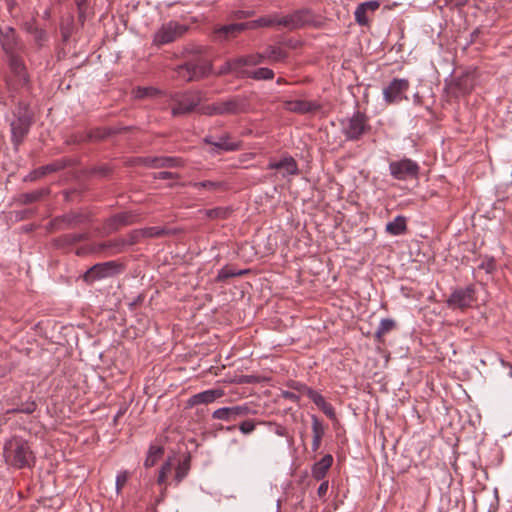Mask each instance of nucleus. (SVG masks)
Listing matches in <instances>:
<instances>
[{
	"mask_svg": "<svg viewBox=\"0 0 512 512\" xmlns=\"http://www.w3.org/2000/svg\"><path fill=\"white\" fill-rule=\"evenodd\" d=\"M0 44L7 55L8 65L13 75V79H6L8 89H17L18 87L27 86L29 83V77L24 62L20 56V53L24 49V45L17 38L13 28L6 27L0 32Z\"/></svg>",
	"mask_w": 512,
	"mask_h": 512,
	"instance_id": "obj_1",
	"label": "nucleus"
},
{
	"mask_svg": "<svg viewBox=\"0 0 512 512\" xmlns=\"http://www.w3.org/2000/svg\"><path fill=\"white\" fill-rule=\"evenodd\" d=\"M3 455L7 464L18 469L30 467L34 455L27 441L14 437L4 445Z\"/></svg>",
	"mask_w": 512,
	"mask_h": 512,
	"instance_id": "obj_2",
	"label": "nucleus"
},
{
	"mask_svg": "<svg viewBox=\"0 0 512 512\" xmlns=\"http://www.w3.org/2000/svg\"><path fill=\"white\" fill-rule=\"evenodd\" d=\"M13 116L14 119L10 123L11 140L17 148L30 130L33 113L26 104H19L13 112Z\"/></svg>",
	"mask_w": 512,
	"mask_h": 512,
	"instance_id": "obj_3",
	"label": "nucleus"
},
{
	"mask_svg": "<svg viewBox=\"0 0 512 512\" xmlns=\"http://www.w3.org/2000/svg\"><path fill=\"white\" fill-rule=\"evenodd\" d=\"M341 127L347 140H359L370 130L369 118L365 113L357 110L350 117L342 120Z\"/></svg>",
	"mask_w": 512,
	"mask_h": 512,
	"instance_id": "obj_4",
	"label": "nucleus"
},
{
	"mask_svg": "<svg viewBox=\"0 0 512 512\" xmlns=\"http://www.w3.org/2000/svg\"><path fill=\"white\" fill-rule=\"evenodd\" d=\"M204 99V94L201 91H187L175 98V105L172 108L174 116L184 115L191 113L200 105Z\"/></svg>",
	"mask_w": 512,
	"mask_h": 512,
	"instance_id": "obj_5",
	"label": "nucleus"
},
{
	"mask_svg": "<svg viewBox=\"0 0 512 512\" xmlns=\"http://www.w3.org/2000/svg\"><path fill=\"white\" fill-rule=\"evenodd\" d=\"M389 172L394 179L405 181L417 178L420 172V167L417 162L409 158H403L398 161L390 162Z\"/></svg>",
	"mask_w": 512,
	"mask_h": 512,
	"instance_id": "obj_6",
	"label": "nucleus"
},
{
	"mask_svg": "<svg viewBox=\"0 0 512 512\" xmlns=\"http://www.w3.org/2000/svg\"><path fill=\"white\" fill-rule=\"evenodd\" d=\"M123 269L122 264L116 261H108L104 263H98L88 269L84 275L83 279L87 283H93L97 280L111 277L117 273H119Z\"/></svg>",
	"mask_w": 512,
	"mask_h": 512,
	"instance_id": "obj_7",
	"label": "nucleus"
},
{
	"mask_svg": "<svg viewBox=\"0 0 512 512\" xmlns=\"http://www.w3.org/2000/svg\"><path fill=\"white\" fill-rule=\"evenodd\" d=\"M410 88L408 79L394 78L387 87L383 89V98L387 104L399 103L407 99L406 92Z\"/></svg>",
	"mask_w": 512,
	"mask_h": 512,
	"instance_id": "obj_8",
	"label": "nucleus"
},
{
	"mask_svg": "<svg viewBox=\"0 0 512 512\" xmlns=\"http://www.w3.org/2000/svg\"><path fill=\"white\" fill-rule=\"evenodd\" d=\"M475 290L473 286L454 290L447 299V305L451 309L464 310L472 306L475 301Z\"/></svg>",
	"mask_w": 512,
	"mask_h": 512,
	"instance_id": "obj_9",
	"label": "nucleus"
},
{
	"mask_svg": "<svg viewBox=\"0 0 512 512\" xmlns=\"http://www.w3.org/2000/svg\"><path fill=\"white\" fill-rule=\"evenodd\" d=\"M186 31L185 27L177 22L170 21L161 26L154 34L153 42L156 45H165L173 42Z\"/></svg>",
	"mask_w": 512,
	"mask_h": 512,
	"instance_id": "obj_10",
	"label": "nucleus"
},
{
	"mask_svg": "<svg viewBox=\"0 0 512 512\" xmlns=\"http://www.w3.org/2000/svg\"><path fill=\"white\" fill-rule=\"evenodd\" d=\"M207 63L187 62L177 67V74L184 81H194L203 78L210 71Z\"/></svg>",
	"mask_w": 512,
	"mask_h": 512,
	"instance_id": "obj_11",
	"label": "nucleus"
},
{
	"mask_svg": "<svg viewBox=\"0 0 512 512\" xmlns=\"http://www.w3.org/2000/svg\"><path fill=\"white\" fill-rule=\"evenodd\" d=\"M276 27L294 30L304 26L308 22V11L297 10L288 15L275 14Z\"/></svg>",
	"mask_w": 512,
	"mask_h": 512,
	"instance_id": "obj_12",
	"label": "nucleus"
},
{
	"mask_svg": "<svg viewBox=\"0 0 512 512\" xmlns=\"http://www.w3.org/2000/svg\"><path fill=\"white\" fill-rule=\"evenodd\" d=\"M220 115H232L243 113L247 109V102L241 96H235L218 102Z\"/></svg>",
	"mask_w": 512,
	"mask_h": 512,
	"instance_id": "obj_13",
	"label": "nucleus"
},
{
	"mask_svg": "<svg viewBox=\"0 0 512 512\" xmlns=\"http://www.w3.org/2000/svg\"><path fill=\"white\" fill-rule=\"evenodd\" d=\"M284 109L297 113V114H307L320 110L321 105L316 101H308L302 99L296 100H287L283 103Z\"/></svg>",
	"mask_w": 512,
	"mask_h": 512,
	"instance_id": "obj_14",
	"label": "nucleus"
},
{
	"mask_svg": "<svg viewBox=\"0 0 512 512\" xmlns=\"http://www.w3.org/2000/svg\"><path fill=\"white\" fill-rule=\"evenodd\" d=\"M267 169L279 170L282 177L294 176L299 173L298 164L292 156H285L280 161H271Z\"/></svg>",
	"mask_w": 512,
	"mask_h": 512,
	"instance_id": "obj_15",
	"label": "nucleus"
},
{
	"mask_svg": "<svg viewBox=\"0 0 512 512\" xmlns=\"http://www.w3.org/2000/svg\"><path fill=\"white\" fill-rule=\"evenodd\" d=\"M224 396V391L221 389H209L200 393L192 395L186 402L187 408H192L199 404H210L216 399Z\"/></svg>",
	"mask_w": 512,
	"mask_h": 512,
	"instance_id": "obj_16",
	"label": "nucleus"
},
{
	"mask_svg": "<svg viewBox=\"0 0 512 512\" xmlns=\"http://www.w3.org/2000/svg\"><path fill=\"white\" fill-rule=\"evenodd\" d=\"M380 7V2L377 0H371L367 2H363L356 7L354 12L355 21L360 26H368L369 18L367 16L368 12H375Z\"/></svg>",
	"mask_w": 512,
	"mask_h": 512,
	"instance_id": "obj_17",
	"label": "nucleus"
},
{
	"mask_svg": "<svg viewBox=\"0 0 512 512\" xmlns=\"http://www.w3.org/2000/svg\"><path fill=\"white\" fill-rule=\"evenodd\" d=\"M144 164L152 168L183 167L184 160L180 157H147Z\"/></svg>",
	"mask_w": 512,
	"mask_h": 512,
	"instance_id": "obj_18",
	"label": "nucleus"
},
{
	"mask_svg": "<svg viewBox=\"0 0 512 512\" xmlns=\"http://www.w3.org/2000/svg\"><path fill=\"white\" fill-rule=\"evenodd\" d=\"M136 216L130 212L118 213L107 220V227L110 230H117L121 226L134 223Z\"/></svg>",
	"mask_w": 512,
	"mask_h": 512,
	"instance_id": "obj_19",
	"label": "nucleus"
},
{
	"mask_svg": "<svg viewBox=\"0 0 512 512\" xmlns=\"http://www.w3.org/2000/svg\"><path fill=\"white\" fill-rule=\"evenodd\" d=\"M333 457L330 454L324 455L318 462L312 467V476L316 480H322L329 468L332 466Z\"/></svg>",
	"mask_w": 512,
	"mask_h": 512,
	"instance_id": "obj_20",
	"label": "nucleus"
},
{
	"mask_svg": "<svg viewBox=\"0 0 512 512\" xmlns=\"http://www.w3.org/2000/svg\"><path fill=\"white\" fill-rule=\"evenodd\" d=\"M264 61L269 63L282 62L287 58V52L279 45H269L263 52Z\"/></svg>",
	"mask_w": 512,
	"mask_h": 512,
	"instance_id": "obj_21",
	"label": "nucleus"
},
{
	"mask_svg": "<svg viewBox=\"0 0 512 512\" xmlns=\"http://www.w3.org/2000/svg\"><path fill=\"white\" fill-rule=\"evenodd\" d=\"M188 186L196 189V190H207L209 192H216L220 190L226 189V183L223 181H213V180H204V181H191L187 184Z\"/></svg>",
	"mask_w": 512,
	"mask_h": 512,
	"instance_id": "obj_22",
	"label": "nucleus"
},
{
	"mask_svg": "<svg viewBox=\"0 0 512 512\" xmlns=\"http://www.w3.org/2000/svg\"><path fill=\"white\" fill-rule=\"evenodd\" d=\"M386 232L393 236L402 235L407 230V221L404 216H396L392 221L386 224Z\"/></svg>",
	"mask_w": 512,
	"mask_h": 512,
	"instance_id": "obj_23",
	"label": "nucleus"
},
{
	"mask_svg": "<svg viewBox=\"0 0 512 512\" xmlns=\"http://www.w3.org/2000/svg\"><path fill=\"white\" fill-rule=\"evenodd\" d=\"M245 30H249L247 22L224 25L217 30V33L222 34L227 38L229 36H236Z\"/></svg>",
	"mask_w": 512,
	"mask_h": 512,
	"instance_id": "obj_24",
	"label": "nucleus"
},
{
	"mask_svg": "<svg viewBox=\"0 0 512 512\" xmlns=\"http://www.w3.org/2000/svg\"><path fill=\"white\" fill-rule=\"evenodd\" d=\"M249 30H255L258 28H270L276 27L275 14L260 17L258 19L247 21Z\"/></svg>",
	"mask_w": 512,
	"mask_h": 512,
	"instance_id": "obj_25",
	"label": "nucleus"
},
{
	"mask_svg": "<svg viewBox=\"0 0 512 512\" xmlns=\"http://www.w3.org/2000/svg\"><path fill=\"white\" fill-rule=\"evenodd\" d=\"M205 143L212 145L214 148L223 151H235L238 150L239 145L237 143L228 142L226 138L221 137L217 142H213L211 137L204 139Z\"/></svg>",
	"mask_w": 512,
	"mask_h": 512,
	"instance_id": "obj_26",
	"label": "nucleus"
},
{
	"mask_svg": "<svg viewBox=\"0 0 512 512\" xmlns=\"http://www.w3.org/2000/svg\"><path fill=\"white\" fill-rule=\"evenodd\" d=\"M240 69L244 66H256L264 62L263 53H254L246 56L237 57Z\"/></svg>",
	"mask_w": 512,
	"mask_h": 512,
	"instance_id": "obj_27",
	"label": "nucleus"
},
{
	"mask_svg": "<svg viewBox=\"0 0 512 512\" xmlns=\"http://www.w3.org/2000/svg\"><path fill=\"white\" fill-rule=\"evenodd\" d=\"M246 76L254 80H272L274 78V72L270 68L261 67L251 72H247Z\"/></svg>",
	"mask_w": 512,
	"mask_h": 512,
	"instance_id": "obj_28",
	"label": "nucleus"
},
{
	"mask_svg": "<svg viewBox=\"0 0 512 512\" xmlns=\"http://www.w3.org/2000/svg\"><path fill=\"white\" fill-rule=\"evenodd\" d=\"M190 470V459L187 457L183 461H180L176 467V473L174 481L179 484L189 473Z\"/></svg>",
	"mask_w": 512,
	"mask_h": 512,
	"instance_id": "obj_29",
	"label": "nucleus"
},
{
	"mask_svg": "<svg viewBox=\"0 0 512 512\" xmlns=\"http://www.w3.org/2000/svg\"><path fill=\"white\" fill-rule=\"evenodd\" d=\"M395 327V321L390 318H385L380 321V324L375 332V337L378 341H381L382 337L390 332Z\"/></svg>",
	"mask_w": 512,
	"mask_h": 512,
	"instance_id": "obj_30",
	"label": "nucleus"
},
{
	"mask_svg": "<svg viewBox=\"0 0 512 512\" xmlns=\"http://www.w3.org/2000/svg\"><path fill=\"white\" fill-rule=\"evenodd\" d=\"M199 213L209 219H225L229 214V210L223 207H216L213 209L199 210Z\"/></svg>",
	"mask_w": 512,
	"mask_h": 512,
	"instance_id": "obj_31",
	"label": "nucleus"
},
{
	"mask_svg": "<svg viewBox=\"0 0 512 512\" xmlns=\"http://www.w3.org/2000/svg\"><path fill=\"white\" fill-rule=\"evenodd\" d=\"M247 273V270H235L231 267L225 266L222 269L219 270L216 281H225L228 278L235 277V276H241Z\"/></svg>",
	"mask_w": 512,
	"mask_h": 512,
	"instance_id": "obj_32",
	"label": "nucleus"
},
{
	"mask_svg": "<svg viewBox=\"0 0 512 512\" xmlns=\"http://www.w3.org/2000/svg\"><path fill=\"white\" fill-rule=\"evenodd\" d=\"M239 71H240V66L238 63V59L234 58V59L227 60L222 66H220L217 74L225 75V74H228L231 72L238 73Z\"/></svg>",
	"mask_w": 512,
	"mask_h": 512,
	"instance_id": "obj_33",
	"label": "nucleus"
},
{
	"mask_svg": "<svg viewBox=\"0 0 512 512\" xmlns=\"http://www.w3.org/2000/svg\"><path fill=\"white\" fill-rule=\"evenodd\" d=\"M162 454V449L160 447H150L148 455L145 459L144 465L149 468L156 464Z\"/></svg>",
	"mask_w": 512,
	"mask_h": 512,
	"instance_id": "obj_34",
	"label": "nucleus"
},
{
	"mask_svg": "<svg viewBox=\"0 0 512 512\" xmlns=\"http://www.w3.org/2000/svg\"><path fill=\"white\" fill-rule=\"evenodd\" d=\"M45 192L46 191L44 189H38L32 192L24 193L20 196V201L23 204H30L36 202L43 197Z\"/></svg>",
	"mask_w": 512,
	"mask_h": 512,
	"instance_id": "obj_35",
	"label": "nucleus"
},
{
	"mask_svg": "<svg viewBox=\"0 0 512 512\" xmlns=\"http://www.w3.org/2000/svg\"><path fill=\"white\" fill-rule=\"evenodd\" d=\"M132 93L135 98L142 99L157 95L159 93V90H157L154 87H137L133 89Z\"/></svg>",
	"mask_w": 512,
	"mask_h": 512,
	"instance_id": "obj_36",
	"label": "nucleus"
},
{
	"mask_svg": "<svg viewBox=\"0 0 512 512\" xmlns=\"http://www.w3.org/2000/svg\"><path fill=\"white\" fill-rule=\"evenodd\" d=\"M175 460L174 457H169L161 466V469L159 471V476L157 479L158 484H163L166 480L167 475L171 472L173 461Z\"/></svg>",
	"mask_w": 512,
	"mask_h": 512,
	"instance_id": "obj_37",
	"label": "nucleus"
},
{
	"mask_svg": "<svg viewBox=\"0 0 512 512\" xmlns=\"http://www.w3.org/2000/svg\"><path fill=\"white\" fill-rule=\"evenodd\" d=\"M129 479V472L127 470H123L118 472L115 480V490L117 495L122 492L123 487L126 485Z\"/></svg>",
	"mask_w": 512,
	"mask_h": 512,
	"instance_id": "obj_38",
	"label": "nucleus"
},
{
	"mask_svg": "<svg viewBox=\"0 0 512 512\" xmlns=\"http://www.w3.org/2000/svg\"><path fill=\"white\" fill-rule=\"evenodd\" d=\"M24 29L29 34L33 35L37 42H40L43 39L44 32L39 29L33 21L26 22L24 24Z\"/></svg>",
	"mask_w": 512,
	"mask_h": 512,
	"instance_id": "obj_39",
	"label": "nucleus"
},
{
	"mask_svg": "<svg viewBox=\"0 0 512 512\" xmlns=\"http://www.w3.org/2000/svg\"><path fill=\"white\" fill-rule=\"evenodd\" d=\"M212 417L214 419L224 420V421H230L233 419L228 407H222V408L216 409L213 412Z\"/></svg>",
	"mask_w": 512,
	"mask_h": 512,
	"instance_id": "obj_40",
	"label": "nucleus"
},
{
	"mask_svg": "<svg viewBox=\"0 0 512 512\" xmlns=\"http://www.w3.org/2000/svg\"><path fill=\"white\" fill-rule=\"evenodd\" d=\"M307 396L319 408H321L327 402L325 400V398L319 392L313 390L312 388H310V390H308Z\"/></svg>",
	"mask_w": 512,
	"mask_h": 512,
	"instance_id": "obj_41",
	"label": "nucleus"
},
{
	"mask_svg": "<svg viewBox=\"0 0 512 512\" xmlns=\"http://www.w3.org/2000/svg\"><path fill=\"white\" fill-rule=\"evenodd\" d=\"M199 112L203 115H208V116L220 115L218 102L212 103L210 105L202 106L199 109Z\"/></svg>",
	"mask_w": 512,
	"mask_h": 512,
	"instance_id": "obj_42",
	"label": "nucleus"
},
{
	"mask_svg": "<svg viewBox=\"0 0 512 512\" xmlns=\"http://www.w3.org/2000/svg\"><path fill=\"white\" fill-rule=\"evenodd\" d=\"M479 268L486 273H493L496 270V261L493 257H486L479 265Z\"/></svg>",
	"mask_w": 512,
	"mask_h": 512,
	"instance_id": "obj_43",
	"label": "nucleus"
},
{
	"mask_svg": "<svg viewBox=\"0 0 512 512\" xmlns=\"http://www.w3.org/2000/svg\"><path fill=\"white\" fill-rule=\"evenodd\" d=\"M228 408H229V411H230L233 419L238 416L247 415L250 412V408L247 405H239V406H233V407H228Z\"/></svg>",
	"mask_w": 512,
	"mask_h": 512,
	"instance_id": "obj_44",
	"label": "nucleus"
},
{
	"mask_svg": "<svg viewBox=\"0 0 512 512\" xmlns=\"http://www.w3.org/2000/svg\"><path fill=\"white\" fill-rule=\"evenodd\" d=\"M287 386L289 388L299 392L300 394H305V395H307L308 390H310V387H308L307 385H305L301 382H297V381H289L287 383Z\"/></svg>",
	"mask_w": 512,
	"mask_h": 512,
	"instance_id": "obj_45",
	"label": "nucleus"
},
{
	"mask_svg": "<svg viewBox=\"0 0 512 512\" xmlns=\"http://www.w3.org/2000/svg\"><path fill=\"white\" fill-rule=\"evenodd\" d=\"M312 432L313 437L322 438L324 435V429L321 423L318 421L316 417L312 419Z\"/></svg>",
	"mask_w": 512,
	"mask_h": 512,
	"instance_id": "obj_46",
	"label": "nucleus"
},
{
	"mask_svg": "<svg viewBox=\"0 0 512 512\" xmlns=\"http://www.w3.org/2000/svg\"><path fill=\"white\" fill-rule=\"evenodd\" d=\"M35 408H36V404L33 401H28V402L23 403L20 407H17L16 409H14L13 411L31 414L32 412L35 411Z\"/></svg>",
	"mask_w": 512,
	"mask_h": 512,
	"instance_id": "obj_47",
	"label": "nucleus"
},
{
	"mask_svg": "<svg viewBox=\"0 0 512 512\" xmlns=\"http://www.w3.org/2000/svg\"><path fill=\"white\" fill-rule=\"evenodd\" d=\"M255 429V424L252 420H246L240 423L239 430L243 434H250Z\"/></svg>",
	"mask_w": 512,
	"mask_h": 512,
	"instance_id": "obj_48",
	"label": "nucleus"
},
{
	"mask_svg": "<svg viewBox=\"0 0 512 512\" xmlns=\"http://www.w3.org/2000/svg\"><path fill=\"white\" fill-rule=\"evenodd\" d=\"M146 237H157L164 234V230L159 227H149L143 231Z\"/></svg>",
	"mask_w": 512,
	"mask_h": 512,
	"instance_id": "obj_49",
	"label": "nucleus"
},
{
	"mask_svg": "<svg viewBox=\"0 0 512 512\" xmlns=\"http://www.w3.org/2000/svg\"><path fill=\"white\" fill-rule=\"evenodd\" d=\"M44 172L42 170V168H38L32 172H30L26 177H25V180L26 181H35L39 178H41L42 176H44Z\"/></svg>",
	"mask_w": 512,
	"mask_h": 512,
	"instance_id": "obj_50",
	"label": "nucleus"
},
{
	"mask_svg": "<svg viewBox=\"0 0 512 512\" xmlns=\"http://www.w3.org/2000/svg\"><path fill=\"white\" fill-rule=\"evenodd\" d=\"M281 397L295 403L299 402L300 400V395L291 391H281Z\"/></svg>",
	"mask_w": 512,
	"mask_h": 512,
	"instance_id": "obj_51",
	"label": "nucleus"
},
{
	"mask_svg": "<svg viewBox=\"0 0 512 512\" xmlns=\"http://www.w3.org/2000/svg\"><path fill=\"white\" fill-rule=\"evenodd\" d=\"M177 177H178V174L168 172V171H161L154 175V178L161 179V180L177 178Z\"/></svg>",
	"mask_w": 512,
	"mask_h": 512,
	"instance_id": "obj_52",
	"label": "nucleus"
},
{
	"mask_svg": "<svg viewBox=\"0 0 512 512\" xmlns=\"http://www.w3.org/2000/svg\"><path fill=\"white\" fill-rule=\"evenodd\" d=\"M329 418L333 419L335 418V410L333 406L326 402L321 408H320Z\"/></svg>",
	"mask_w": 512,
	"mask_h": 512,
	"instance_id": "obj_53",
	"label": "nucleus"
},
{
	"mask_svg": "<svg viewBox=\"0 0 512 512\" xmlns=\"http://www.w3.org/2000/svg\"><path fill=\"white\" fill-rule=\"evenodd\" d=\"M328 488H329L328 481H323L318 487V490H317L318 496L321 498L324 497L328 491Z\"/></svg>",
	"mask_w": 512,
	"mask_h": 512,
	"instance_id": "obj_54",
	"label": "nucleus"
},
{
	"mask_svg": "<svg viewBox=\"0 0 512 512\" xmlns=\"http://www.w3.org/2000/svg\"><path fill=\"white\" fill-rule=\"evenodd\" d=\"M256 382V377L252 375H243L238 380V383L240 384H251Z\"/></svg>",
	"mask_w": 512,
	"mask_h": 512,
	"instance_id": "obj_55",
	"label": "nucleus"
},
{
	"mask_svg": "<svg viewBox=\"0 0 512 512\" xmlns=\"http://www.w3.org/2000/svg\"><path fill=\"white\" fill-rule=\"evenodd\" d=\"M41 168H42L44 174L46 175L48 173H52V172L58 170L59 169V165L56 164V163H53V164H48L46 166H42Z\"/></svg>",
	"mask_w": 512,
	"mask_h": 512,
	"instance_id": "obj_56",
	"label": "nucleus"
},
{
	"mask_svg": "<svg viewBox=\"0 0 512 512\" xmlns=\"http://www.w3.org/2000/svg\"><path fill=\"white\" fill-rule=\"evenodd\" d=\"M253 14H254V12H253V11H243V10H239V11L235 12L234 16H235V18H237V19H244V18L251 17Z\"/></svg>",
	"mask_w": 512,
	"mask_h": 512,
	"instance_id": "obj_57",
	"label": "nucleus"
},
{
	"mask_svg": "<svg viewBox=\"0 0 512 512\" xmlns=\"http://www.w3.org/2000/svg\"><path fill=\"white\" fill-rule=\"evenodd\" d=\"M275 434H277L278 436H281V437L286 436L287 435L286 428H284L281 425H276Z\"/></svg>",
	"mask_w": 512,
	"mask_h": 512,
	"instance_id": "obj_58",
	"label": "nucleus"
},
{
	"mask_svg": "<svg viewBox=\"0 0 512 512\" xmlns=\"http://www.w3.org/2000/svg\"><path fill=\"white\" fill-rule=\"evenodd\" d=\"M322 438L313 437L312 450L317 451L320 448Z\"/></svg>",
	"mask_w": 512,
	"mask_h": 512,
	"instance_id": "obj_59",
	"label": "nucleus"
}]
</instances>
